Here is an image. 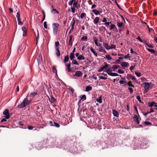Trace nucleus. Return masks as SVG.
<instances>
[{
  "instance_id": "20",
  "label": "nucleus",
  "mask_w": 157,
  "mask_h": 157,
  "mask_svg": "<svg viewBox=\"0 0 157 157\" xmlns=\"http://www.w3.org/2000/svg\"><path fill=\"white\" fill-rule=\"evenodd\" d=\"M90 50L91 51V52L92 53H93L94 54V55L96 57H97L98 56V54L96 53V52H95V51L94 50L93 48L92 47H91L90 48Z\"/></svg>"
},
{
  "instance_id": "7",
  "label": "nucleus",
  "mask_w": 157,
  "mask_h": 157,
  "mask_svg": "<svg viewBox=\"0 0 157 157\" xmlns=\"http://www.w3.org/2000/svg\"><path fill=\"white\" fill-rule=\"evenodd\" d=\"M104 64H105V65L102 67L98 71V72H101L108 67V64H107L106 62H104Z\"/></svg>"
},
{
  "instance_id": "9",
  "label": "nucleus",
  "mask_w": 157,
  "mask_h": 157,
  "mask_svg": "<svg viewBox=\"0 0 157 157\" xmlns=\"http://www.w3.org/2000/svg\"><path fill=\"white\" fill-rule=\"evenodd\" d=\"M112 113L113 114V115L116 117H118L119 116V113L116 111V110L114 109L112 110Z\"/></svg>"
},
{
  "instance_id": "63",
  "label": "nucleus",
  "mask_w": 157,
  "mask_h": 157,
  "mask_svg": "<svg viewBox=\"0 0 157 157\" xmlns=\"http://www.w3.org/2000/svg\"><path fill=\"white\" fill-rule=\"evenodd\" d=\"M33 128H34V127L32 126H28V129L29 130H31L33 129Z\"/></svg>"
},
{
  "instance_id": "8",
  "label": "nucleus",
  "mask_w": 157,
  "mask_h": 157,
  "mask_svg": "<svg viewBox=\"0 0 157 157\" xmlns=\"http://www.w3.org/2000/svg\"><path fill=\"white\" fill-rule=\"evenodd\" d=\"M71 63L69 62V63L67 65V69H66V71L68 72H74V71L73 70H72L71 69Z\"/></svg>"
},
{
  "instance_id": "50",
  "label": "nucleus",
  "mask_w": 157,
  "mask_h": 157,
  "mask_svg": "<svg viewBox=\"0 0 157 157\" xmlns=\"http://www.w3.org/2000/svg\"><path fill=\"white\" fill-rule=\"evenodd\" d=\"M136 99L138 100V101H139L140 102H141V101L140 99V96H138L136 97Z\"/></svg>"
},
{
  "instance_id": "23",
  "label": "nucleus",
  "mask_w": 157,
  "mask_h": 157,
  "mask_svg": "<svg viewBox=\"0 0 157 157\" xmlns=\"http://www.w3.org/2000/svg\"><path fill=\"white\" fill-rule=\"evenodd\" d=\"M37 94V93L36 92H31L29 94V96L30 97H34Z\"/></svg>"
},
{
  "instance_id": "21",
  "label": "nucleus",
  "mask_w": 157,
  "mask_h": 157,
  "mask_svg": "<svg viewBox=\"0 0 157 157\" xmlns=\"http://www.w3.org/2000/svg\"><path fill=\"white\" fill-rule=\"evenodd\" d=\"M99 51L100 52H102L104 53H106V51L105 50L103 47H100V48H99Z\"/></svg>"
},
{
  "instance_id": "56",
  "label": "nucleus",
  "mask_w": 157,
  "mask_h": 157,
  "mask_svg": "<svg viewBox=\"0 0 157 157\" xmlns=\"http://www.w3.org/2000/svg\"><path fill=\"white\" fill-rule=\"evenodd\" d=\"M72 36H70V39H69V42H68V44L69 45L70 44L71 42V41H72Z\"/></svg>"
},
{
  "instance_id": "14",
  "label": "nucleus",
  "mask_w": 157,
  "mask_h": 157,
  "mask_svg": "<svg viewBox=\"0 0 157 157\" xmlns=\"http://www.w3.org/2000/svg\"><path fill=\"white\" fill-rule=\"evenodd\" d=\"M121 65L122 67H127L129 65L128 63L126 62H122Z\"/></svg>"
},
{
  "instance_id": "57",
  "label": "nucleus",
  "mask_w": 157,
  "mask_h": 157,
  "mask_svg": "<svg viewBox=\"0 0 157 157\" xmlns=\"http://www.w3.org/2000/svg\"><path fill=\"white\" fill-rule=\"evenodd\" d=\"M110 23H111V22H105L104 24L107 27H108L110 24Z\"/></svg>"
},
{
  "instance_id": "44",
  "label": "nucleus",
  "mask_w": 157,
  "mask_h": 157,
  "mask_svg": "<svg viewBox=\"0 0 157 157\" xmlns=\"http://www.w3.org/2000/svg\"><path fill=\"white\" fill-rule=\"evenodd\" d=\"M86 97L85 95L84 94L82 96L81 100H86Z\"/></svg>"
},
{
  "instance_id": "53",
  "label": "nucleus",
  "mask_w": 157,
  "mask_h": 157,
  "mask_svg": "<svg viewBox=\"0 0 157 157\" xmlns=\"http://www.w3.org/2000/svg\"><path fill=\"white\" fill-rule=\"evenodd\" d=\"M69 89L71 91L72 93H73L74 92V90L72 87H69Z\"/></svg>"
},
{
  "instance_id": "30",
  "label": "nucleus",
  "mask_w": 157,
  "mask_h": 157,
  "mask_svg": "<svg viewBox=\"0 0 157 157\" xmlns=\"http://www.w3.org/2000/svg\"><path fill=\"white\" fill-rule=\"evenodd\" d=\"M69 59V56H68V55L65 56L64 57V62L66 63V62H67V61H68Z\"/></svg>"
},
{
  "instance_id": "22",
  "label": "nucleus",
  "mask_w": 157,
  "mask_h": 157,
  "mask_svg": "<svg viewBox=\"0 0 157 157\" xmlns=\"http://www.w3.org/2000/svg\"><path fill=\"white\" fill-rule=\"evenodd\" d=\"M52 72L54 73H56V75H57V70L55 66H53L52 67Z\"/></svg>"
},
{
  "instance_id": "62",
  "label": "nucleus",
  "mask_w": 157,
  "mask_h": 157,
  "mask_svg": "<svg viewBox=\"0 0 157 157\" xmlns=\"http://www.w3.org/2000/svg\"><path fill=\"white\" fill-rule=\"evenodd\" d=\"M134 120L137 124H139V122L138 120V119H135V120Z\"/></svg>"
},
{
  "instance_id": "42",
  "label": "nucleus",
  "mask_w": 157,
  "mask_h": 157,
  "mask_svg": "<svg viewBox=\"0 0 157 157\" xmlns=\"http://www.w3.org/2000/svg\"><path fill=\"white\" fill-rule=\"evenodd\" d=\"M24 45H25V44H23V45L22 44L21 45H20L18 49V51L19 50L20 51H21V50H22L23 48L22 46H24Z\"/></svg>"
},
{
  "instance_id": "19",
  "label": "nucleus",
  "mask_w": 157,
  "mask_h": 157,
  "mask_svg": "<svg viewBox=\"0 0 157 157\" xmlns=\"http://www.w3.org/2000/svg\"><path fill=\"white\" fill-rule=\"evenodd\" d=\"M99 31L102 32H104L105 30L106 31V33H107V30H106L105 28L104 27L102 26L99 28Z\"/></svg>"
},
{
  "instance_id": "46",
  "label": "nucleus",
  "mask_w": 157,
  "mask_h": 157,
  "mask_svg": "<svg viewBox=\"0 0 157 157\" xmlns=\"http://www.w3.org/2000/svg\"><path fill=\"white\" fill-rule=\"evenodd\" d=\"M52 12L53 13H59V12L56 9H53L52 10Z\"/></svg>"
},
{
  "instance_id": "33",
  "label": "nucleus",
  "mask_w": 157,
  "mask_h": 157,
  "mask_svg": "<svg viewBox=\"0 0 157 157\" xmlns=\"http://www.w3.org/2000/svg\"><path fill=\"white\" fill-rule=\"evenodd\" d=\"M78 0H77V1L76 2H75L73 3V5L74 7L76 8L77 9L78 8V7H77V3H78Z\"/></svg>"
},
{
  "instance_id": "43",
  "label": "nucleus",
  "mask_w": 157,
  "mask_h": 157,
  "mask_svg": "<svg viewBox=\"0 0 157 157\" xmlns=\"http://www.w3.org/2000/svg\"><path fill=\"white\" fill-rule=\"evenodd\" d=\"M22 30L23 33L25 32V33H26V28L25 27H22Z\"/></svg>"
},
{
  "instance_id": "17",
  "label": "nucleus",
  "mask_w": 157,
  "mask_h": 157,
  "mask_svg": "<svg viewBox=\"0 0 157 157\" xmlns=\"http://www.w3.org/2000/svg\"><path fill=\"white\" fill-rule=\"evenodd\" d=\"M112 68L113 69V71H114L116 69L118 68H120V67L119 65H113L112 66Z\"/></svg>"
},
{
  "instance_id": "28",
  "label": "nucleus",
  "mask_w": 157,
  "mask_h": 157,
  "mask_svg": "<svg viewBox=\"0 0 157 157\" xmlns=\"http://www.w3.org/2000/svg\"><path fill=\"white\" fill-rule=\"evenodd\" d=\"M75 58L74 54L73 53H71L70 56V58L71 60H73V59Z\"/></svg>"
},
{
  "instance_id": "4",
  "label": "nucleus",
  "mask_w": 157,
  "mask_h": 157,
  "mask_svg": "<svg viewBox=\"0 0 157 157\" xmlns=\"http://www.w3.org/2000/svg\"><path fill=\"white\" fill-rule=\"evenodd\" d=\"M149 106L151 107H155V109L157 110V105L156 103L152 101L151 102H150L148 103Z\"/></svg>"
},
{
  "instance_id": "6",
  "label": "nucleus",
  "mask_w": 157,
  "mask_h": 157,
  "mask_svg": "<svg viewBox=\"0 0 157 157\" xmlns=\"http://www.w3.org/2000/svg\"><path fill=\"white\" fill-rule=\"evenodd\" d=\"M82 73L79 71H76L74 75V76H76L78 77H80L82 76Z\"/></svg>"
},
{
  "instance_id": "54",
  "label": "nucleus",
  "mask_w": 157,
  "mask_h": 157,
  "mask_svg": "<svg viewBox=\"0 0 157 157\" xmlns=\"http://www.w3.org/2000/svg\"><path fill=\"white\" fill-rule=\"evenodd\" d=\"M131 77L132 75H128L126 77V78L128 80H130L131 79Z\"/></svg>"
},
{
  "instance_id": "1",
  "label": "nucleus",
  "mask_w": 157,
  "mask_h": 157,
  "mask_svg": "<svg viewBox=\"0 0 157 157\" xmlns=\"http://www.w3.org/2000/svg\"><path fill=\"white\" fill-rule=\"evenodd\" d=\"M53 33L55 35L57 34L59 25L57 23H54L52 25Z\"/></svg>"
},
{
  "instance_id": "34",
  "label": "nucleus",
  "mask_w": 157,
  "mask_h": 157,
  "mask_svg": "<svg viewBox=\"0 0 157 157\" xmlns=\"http://www.w3.org/2000/svg\"><path fill=\"white\" fill-rule=\"evenodd\" d=\"M102 98L100 96L99 97V98H97L96 100L97 102L101 103L102 102Z\"/></svg>"
},
{
  "instance_id": "2",
  "label": "nucleus",
  "mask_w": 157,
  "mask_h": 157,
  "mask_svg": "<svg viewBox=\"0 0 157 157\" xmlns=\"http://www.w3.org/2000/svg\"><path fill=\"white\" fill-rule=\"evenodd\" d=\"M3 114L5 115V118L6 119H8L10 117V116L9 114V111L8 109H6L3 112Z\"/></svg>"
},
{
  "instance_id": "32",
  "label": "nucleus",
  "mask_w": 157,
  "mask_h": 157,
  "mask_svg": "<svg viewBox=\"0 0 157 157\" xmlns=\"http://www.w3.org/2000/svg\"><path fill=\"white\" fill-rule=\"evenodd\" d=\"M94 40L95 44L97 46H98V40L97 39L96 37H95L94 38Z\"/></svg>"
},
{
  "instance_id": "5",
  "label": "nucleus",
  "mask_w": 157,
  "mask_h": 157,
  "mask_svg": "<svg viewBox=\"0 0 157 157\" xmlns=\"http://www.w3.org/2000/svg\"><path fill=\"white\" fill-rule=\"evenodd\" d=\"M29 96V94H28L26 96V98H25L23 100V101H25V104L26 105H29L30 103L31 100H28V98Z\"/></svg>"
},
{
  "instance_id": "25",
  "label": "nucleus",
  "mask_w": 157,
  "mask_h": 157,
  "mask_svg": "<svg viewBox=\"0 0 157 157\" xmlns=\"http://www.w3.org/2000/svg\"><path fill=\"white\" fill-rule=\"evenodd\" d=\"M103 46L107 50L110 49V46L108 45V44L105 43L103 44Z\"/></svg>"
},
{
  "instance_id": "37",
  "label": "nucleus",
  "mask_w": 157,
  "mask_h": 157,
  "mask_svg": "<svg viewBox=\"0 0 157 157\" xmlns=\"http://www.w3.org/2000/svg\"><path fill=\"white\" fill-rule=\"evenodd\" d=\"M87 37L86 36H83L82 37L81 39V40L82 41H86L87 40Z\"/></svg>"
},
{
  "instance_id": "40",
  "label": "nucleus",
  "mask_w": 157,
  "mask_h": 157,
  "mask_svg": "<svg viewBox=\"0 0 157 157\" xmlns=\"http://www.w3.org/2000/svg\"><path fill=\"white\" fill-rule=\"evenodd\" d=\"M18 24L19 25H22L23 24V23L21 21V19H17Z\"/></svg>"
},
{
  "instance_id": "45",
  "label": "nucleus",
  "mask_w": 157,
  "mask_h": 157,
  "mask_svg": "<svg viewBox=\"0 0 157 157\" xmlns=\"http://www.w3.org/2000/svg\"><path fill=\"white\" fill-rule=\"evenodd\" d=\"M86 15V14L85 13H82L80 15V17L81 18H82L84 17Z\"/></svg>"
},
{
  "instance_id": "61",
  "label": "nucleus",
  "mask_w": 157,
  "mask_h": 157,
  "mask_svg": "<svg viewBox=\"0 0 157 157\" xmlns=\"http://www.w3.org/2000/svg\"><path fill=\"white\" fill-rule=\"evenodd\" d=\"M136 39L137 40H138L139 41H140V42H143V40H142L141 39L140 37L139 36H138L136 38Z\"/></svg>"
},
{
  "instance_id": "41",
  "label": "nucleus",
  "mask_w": 157,
  "mask_h": 157,
  "mask_svg": "<svg viewBox=\"0 0 157 157\" xmlns=\"http://www.w3.org/2000/svg\"><path fill=\"white\" fill-rule=\"evenodd\" d=\"M16 17L17 18V19H20V13H19V12H18L17 13V15H16Z\"/></svg>"
},
{
  "instance_id": "38",
  "label": "nucleus",
  "mask_w": 157,
  "mask_h": 157,
  "mask_svg": "<svg viewBox=\"0 0 157 157\" xmlns=\"http://www.w3.org/2000/svg\"><path fill=\"white\" fill-rule=\"evenodd\" d=\"M105 58L107 59L108 60H110L112 59V58L109 55L105 56Z\"/></svg>"
},
{
  "instance_id": "49",
  "label": "nucleus",
  "mask_w": 157,
  "mask_h": 157,
  "mask_svg": "<svg viewBox=\"0 0 157 157\" xmlns=\"http://www.w3.org/2000/svg\"><path fill=\"white\" fill-rule=\"evenodd\" d=\"M144 124L145 125H148L151 124V123L149 121H145Z\"/></svg>"
},
{
  "instance_id": "10",
  "label": "nucleus",
  "mask_w": 157,
  "mask_h": 157,
  "mask_svg": "<svg viewBox=\"0 0 157 157\" xmlns=\"http://www.w3.org/2000/svg\"><path fill=\"white\" fill-rule=\"evenodd\" d=\"M25 101H23V102L20 105H18L17 106L18 108H23L25 107L26 105L25 104Z\"/></svg>"
},
{
  "instance_id": "24",
  "label": "nucleus",
  "mask_w": 157,
  "mask_h": 157,
  "mask_svg": "<svg viewBox=\"0 0 157 157\" xmlns=\"http://www.w3.org/2000/svg\"><path fill=\"white\" fill-rule=\"evenodd\" d=\"M92 90V87L90 86H87L86 87L85 90L86 91L88 92Z\"/></svg>"
},
{
  "instance_id": "52",
  "label": "nucleus",
  "mask_w": 157,
  "mask_h": 157,
  "mask_svg": "<svg viewBox=\"0 0 157 157\" xmlns=\"http://www.w3.org/2000/svg\"><path fill=\"white\" fill-rule=\"evenodd\" d=\"M117 72L119 74H123L124 73V71H122L121 69H119Z\"/></svg>"
},
{
  "instance_id": "3",
  "label": "nucleus",
  "mask_w": 157,
  "mask_h": 157,
  "mask_svg": "<svg viewBox=\"0 0 157 157\" xmlns=\"http://www.w3.org/2000/svg\"><path fill=\"white\" fill-rule=\"evenodd\" d=\"M49 124L51 126H54L58 128H59L60 126L59 124L55 121H54L53 122L52 121H50Z\"/></svg>"
},
{
  "instance_id": "26",
  "label": "nucleus",
  "mask_w": 157,
  "mask_h": 157,
  "mask_svg": "<svg viewBox=\"0 0 157 157\" xmlns=\"http://www.w3.org/2000/svg\"><path fill=\"white\" fill-rule=\"evenodd\" d=\"M77 59L79 60H84L85 59V58L82 55H80L78 57Z\"/></svg>"
},
{
  "instance_id": "60",
  "label": "nucleus",
  "mask_w": 157,
  "mask_h": 157,
  "mask_svg": "<svg viewBox=\"0 0 157 157\" xmlns=\"http://www.w3.org/2000/svg\"><path fill=\"white\" fill-rule=\"evenodd\" d=\"M116 46L114 44H112L111 47H109L110 49L114 48H116Z\"/></svg>"
},
{
  "instance_id": "12",
  "label": "nucleus",
  "mask_w": 157,
  "mask_h": 157,
  "mask_svg": "<svg viewBox=\"0 0 157 157\" xmlns=\"http://www.w3.org/2000/svg\"><path fill=\"white\" fill-rule=\"evenodd\" d=\"M123 58V57H119L118 59H117L116 61L114 62H113V63L115 64H119L121 61V59H122Z\"/></svg>"
},
{
  "instance_id": "13",
  "label": "nucleus",
  "mask_w": 157,
  "mask_h": 157,
  "mask_svg": "<svg viewBox=\"0 0 157 157\" xmlns=\"http://www.w3.org/2000/svg\"><path fill=\"white\" fill-rule=\"evenodd\" d=\"M144 84H145L144 87L145 89H148L149 90V87L150 86V83L148 82H145Z\"/></svg>"
},
{
  "instance_id": "35",
  "label": "nucleus",
  "mask_w": 157,
  "mask_h": 157,
  "mask_svg": "<svg viewBox=\"0 0 157 157\" xmlns=\"http://www.w3.org/2000/svg\"><path fill=\"white\" fill-rule=\"evenodd\" d=\"M51 102H56V99L54 98L52 96L51 98Z\"/></svg>"
},
{
  "instance_id": "39",
  "label": "nucleus",
  "mask_w": 157,
  "mask_h": 157,
  "mask_svg": "<svg viewBox=\"0 0 157 157\" xmlns=\"http://www.w3.org/2000/svg\"><path fill=\"white\" fill-rule=\"evenodd\" d=\"M148 51L152 53H154L155 52V51L154 50L150 49V48H148L147 49Z\"/></svg>"
},
{
  "instance_id": "51",
  "label": "nucleus",
  "mask_w": 157,
  "mask_h": 157,
  "mask_svg": "<svg viewBox=\"0 0 157 157\" xmlns=\"http://www.w3.org/2000/svg\"><path fill=\"white\" fill-rule=\"evenodd\" d=\"M135 74L138 77H140L141 76V73H140L138 72H135Z\"/></svg>"
},
{
  "instance_id": "64",
  "label": "nucleus",
  "mask_w": 157,
  "mask_h": 157,
  "mask_svg": "<svg viewBox=\"0 0 157 157\" xmlns=\"http://www.w3.org/2000/svg\"><path fill=\"white\" fill-rule=\"evenodd\" d=\"M124 58L125 59H127L128 58H130V56H129V54H128L127 55L125 56L124 57Z\"/></svg>"
},
{
  "instance_id": "27",
  "label": "nucleus",
  "mask_w": 157,
  "mask_h": 157,
  "mask_svg": "<svg viewBox=\"0 0 157 157\" xmlns=\"http://www.w3.org/2000/svg\"><path fill=\"white\" fill-rule=\"evenodd\" d=\"M99 20V18L98 17H96L94 20V23L95 24H97Z\"/></svg>"
},
{
  "instance_id": "31",
  "label": "nucleus",
  "mask_w": 157,
  "mask_h": 157,
  "mask_svg": "<svg viewBox=\"0 0 157 157\" xmlns=\"http://www.w3.org/2000/svg\"><path fill=\"white\" fill-rule=\"evenodd\" d=\"M72 63L74 65H78L79 64V63H78L77 61L75 59L72 60Z\"/></svg>"
},
{
  "instance_id": "11",
  "label": "nucleus",
  "mask_w": 157,
  "mask_h": 157,
  "mask_svg": "<svg viewBox=\"0 0 157 157\" xmlns=\"http://www.w3.org/2000/svg\"><path fill=\"white\" fill-rule=\"evenodd\" d=\"M38 63V64H41L42 63V56H39L37 59Z\"/></svg>"
},
{
  "instance_id": "15",
  "label": "nucleus",
  "mask_w": 157,
  "mask_h": 157,
  "mask_svg": "<svg viewBox=\"0 0 157 157\" xmlns=\"http://www.w3.org/2000/svg\"><path fill=\"white\" fill-rule=\"evenodd\" d=\"M59 48H56V56L57 57H59L60 56V51L59 49Z\"/></svg>"
},
{
  "instance_id": "18",
  "label": "nucleus",
  "mask_w": 157,
  "mask_h": 157,
  "mask_svg": "<svg viewBox=\"0 0 157 157\" xmlns=\"http://www.w3.org/2000/svg\"><path fill=\"white\" fill-rule=\"evenodd\" d=\"M121 79H122L123 80H120L119 81V82L121 84H124V83H126V81L125 80V78H121Z\"/></svg>"
},
{
  "instance_id": "48",
  "label": "nucleus",
  "mask_w": 157,
  "mask_h": 157,
  "mask_svg": "<svg viewBox=\"0 0 157 157\" xmlns=\"http://www.w3.org/2000/svg\"><path fill=\"white\" fill-rule=\"evenodd\" d=\"M44 27L45 29H47V23L46 21H44Z\"/></svg>"
},
{
  "instance_id": "55",
  "label": "nucleus",
  "mask_w": 157,
  "mask_h": 157,
  "mask_svg": "<svg viewBox=\"0 0 157 157\" xmlns=\"http://www.w3.org/2000/svg\"><path fill=\"white\" fill-rule=\"evenodd\" d=\"M135 67V66H131L130 67V70L131 71H132V70H133L134 68Z\"/></svg>"
},
{
  "instance_id": "58",
  "label": "nucleus",
  "mask_w": 157,
  "mask_h": 157,
  "mask_svg": "<svg viewBox=\"0 0 157 157\" xmlns=\"http://www.w3.org/2000/svg\"><path fill=\"white\" fill-rule=\"evenodd\" d=\"M147 45L149 48H153V46H152V45L149 43L147 44Z\"/></svg>"
},
{
  "instance_id": "36",
  "label": "nucleus",
  "mask_w": 157,
  "mask_h": 157,
  "mask_svg": "<svg viewBox=\"0 0 157 157\" xmlns=\"http://www.w3.org/2000/svg\"><path fill=\"white\" fill-rule=\"evenodd\" d=\"M117 22V25L119 27H122L123 25V23L122 22H121V23Z\"/></svg>"
},
{
  "instance_id": "16",
  "label": "nucleus",
  "mask_w": 157,
  "mask_h": 157,
  "mask_svg": "<svg viewBox=\"0 0 157 157\" xmlns=\"http://www.w3.org/2000/svg\"><path fill=\"white\" fill-rule=\"evenodd\" d=\"M93 12L94 13V14L96 15H97L100 14V12H99L98 10H96V9H93L92 10Z\"/></svg>"
},
{
  "instance_id": "47",
  "label": "nucleus",
  "mask_w": 157,
  "mask_h": 157,
  "mask_svg": "<svg viewBox=\"0 0 157 157\" xmlns=\"http://www.w3.org/2000/svg\"><path fill=\"white\" fill-rule=\"evenodd\" d=\"M110 29L111 30L114 28L116 27V26L114 24H111L110 25Z\"/></svg>"
},
{
  "instance_id": "29",
  "label": "nucleus",
  "mask_w": 157,
  "mask_h": 157,
  "mask_svg": "<svg viewBox=\"0 0 157 157\" xmlns=\"http://www.w3.org/2000/svg\"><path fill=\"white\" fill-rule=\"evenodd\" d=\"M59 42L58 41H57L55 42V48H59Z\"/></svg>"
},
{
  "instance_id": "59",
  "label": "nucleus",
  "mask_w": 157,
  "mask_h": 157,
  "mask_svg": "<svg viewBox=\"0 0 157 157\" xmlns=\"http://www.w3.org/2000/svg\"><path fill=\"white\" fill-rule=\"evenodd\" d=\"M128 89L130 91V92L131 94H132L133 92V90L132 88L131 87H129Z\"/></svg>"
}]
</instances>
